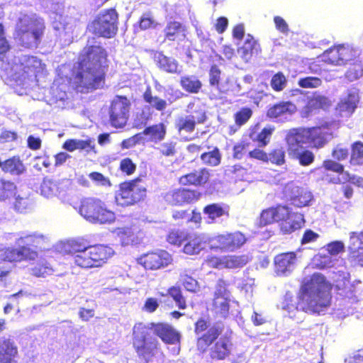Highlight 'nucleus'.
I'll return each mask as SVG.
<instances>
[{
  "mask_svg": "<svg viewBox=\"0 0 363 363\" xmlns=\"http://www.w3.org/2000/svg\"><path fill=\"white\" fill-rule=\"evenodd\" d=\"M270 85L274 91H281L287 85V79L283 72H278L272 77Z\"/></svg>",
  "mask_w": 363,
  "mask_h": 363,
  "instance_id": "obj_51",
  "label": "nucleus"
},
{
  "mask_svg": "<svg viewBox=\"0 0 363 363\" xmlns=\"http://www.w3.org/2000/svg\"><path fill=\"white\" fill-rule=\"evenodd\" d=\"M347 69L345 76L350 81H354L363 76V62L360 59V56L357 60L352 61Z\"/></svg>",
  "mask_w": 363,
  "mask_h": 363,
  "instance_id": "obj_43",
  "label": "nucleus"
},
{
  "mask_svg": "<svg viewBox=\"0 0 363 363\" xmlns=\"http://www.w3.org/2000/svg\"><path fill=\"white\" fill-rule=\"evenodd\" d=\"M179 84L182 89L189 94H198L202 88L201 81L195 75L181 77Z\"/></svg>",
  "mask_w": 363,
  "mask_h": 363,
  "instance_id": "obj_39",
  "label": "nucleus"
},
{
  "mask_svg": "<svg viewBox=\"0 0 363 363\" xmlns=\"http://www.w3.org/2000/svg\"><path fill=\"white\" fill-rule=\"evenodd\" d=\"M141 133L147 135L149 141L157 143L164 139L167 128L164 123L161 122L146 127Z\"/></svg>",
  "mask_w": 363,
  "mask_h": 363,
  "instance_id": "obj_38",
  "label": "nucleus"
},
{
  "mask_svg": "<svg viewBox=\"0 0 363 363\" xmlns=\"http://www.w3.org/2000/svg\"><path fill=\"white\" fill-rule=\"evenodd\" d=\"M24 238L26 240L24 242L25 244L35 248L40 247L45 240L43 235H38L35 234L26 235Z\"/></svg>",
  "mask_w": 363,
  "mask_h": 363,
  "instance_id": "obj_63",
  "label": "nucleus"
},
{
  "mask_svg": "<svg viewBox=\"0 0 363 363\" xmlns=\"http://www.w3.org/2000/svg\"><path fill=\"white\" fill-rule=\"evenodd\" d=\"M114 233L122 242L128 241L134 236L135 234L132 227L130 226L116 228L114 230Z\"/></svg>",
  "mask_w": 363,
  "mask_h": 363,
  "instance_id": "obj_60",
  "label": "nucleus"
},
{
  "mask_svg": "<svg viewBox=\"0 0 363 363\" xmlns=\"http://www.w3.org/2000/svg\"><path fill=\"white\" fill-rule=\"evenodd\" d=\"M108 68V52L101 43L86 45L79 53L69 82L80 93L102 89L106 82Z\"/></svg>",
  "mask_w": 363,
  "mask_h": 363,
  "instance_id": "obj_1",
  "label": "nucleus"
},
{
  "mask_svg": "<svg viewBox=\"0 0 363 363\" xmlns=\"http://www.w3.org/2000/svg\"><path fill=\"white\" fill-rule=\"evenodd\" d=\"M45 26L40 19L23 16L19 18L15 28L14 39L26 48H36L44 35Z\"/></svg>",
  "mask_w": 363,
  "mask_h": 363,
  "instance_id": "obj_6",
  "label": "nucleus"
},
{
  "mask_svg": "<svg viewBox=\"0 0 363 363\" xmlns=\"http://www.w3.org/2000/svg\"><path fill=\"white\" fill-rule=\"evenodd\" d=\"M287 134L316 150L325 147L333 138V132L328 124L311 128H295L290 129Z\"/></svg>",
  "mask_w": 363,
  "mask_h": 363,
  "instance_id": "obj_7",
  "label": "nucleus"
},
{
  "mask_svg": "<svg viewBox=\"0 0 363 363\" xmlns=\"http://www.w3.org/2000/svg\"><path fill=\"white\" fill-rule=\"evenodd\" d=\"M67 253L73 256V259L76 265L79 266L77 257H84L89 245L86 242L81 239L71 240L67 243Z\"/></svg>",
  "mask_w": 363,
  "mask_h": 363,
  "instance_id": "obj_40",
  "label": "nucleus"
},
{
  "mask_svg": "<svg viewBox=\"0 0 363 363\" xmlns=\"http://www.w3.org/2000/svg\"><path fill=\"white\" fill-rule=\"evenodd\" d=\"M40 66V60L36 57L24 56L11 75V79L16 83V85H22L27 79L36 74Z\"/></svg>",
  "mask_w": 363,
  "mask_h": 363,
  "instance_id": "obj_19",
  "label": "nucleus"
},
{
  "mask_svg": "<svg viewBox=\"0 0 363 363\" xmlns=\"http://www.w3.org/2000/svg\"><path fill=\"white\" fill-rule=\"evenodd\" d=\"M56 189L55 183L50 179L44 178L40 185L42 195L48 198L55 194Z\"/></svg>",
  "mask_w": 363,
  "mask_h": 363,
  "instance_id": "obj_56",
  "label": "nucleus"
},
{
  "mask_svg": "<svg viewBox=\"0 0 363 363\" xmlns=\"http://www.w3.org/2000/svg\"><path fill=\"white\" fill-rule=\"evenodd\" d=\"M268 162L281 166L283 165L285 162V150L283 147H277L272 149L268 153Z\"/></svg>",
  "mask_w": 363,
  "mask_h": 363,
  "instance_id": "obj_49",
  "label": "nucleus"
},
{
  "mask_svg": "<svg viewBox=\"0 0 363 363\" xmlns=\"http://www.w3.org/2000/svg\"><path fill=\"white\" fill-rule=\"evenodd\" d=\"M262 51L258 41L250 34H247L243 44L238 48L241 57L249 61L253 56L258 55Z\"/></svg>",
  "mask_w": 363,
  "mask_h": 363,
  "instance_id": "obj_30",
  "label": "nucleus"
},
{
  "mask_svg": "<svg viewBox=\"0 0 363 363\" xmlns=\"http://www.w3.org/2000/svg\"><path fill=\"white\" fill-rule=\"evenodd\" d=\"M137 261L145 269L156 271L164 269L172 264L173 258L172 255L167 251L164 250H157L140 255Z\"/></svg>",
  "mask_w": 363,
  "mask_h": 363,
  "instance_id": "obj_15",
  "label": "nucleus"
},
{
  "mask_svg": "<svg viewBox=\"0 0 363 363\" xmlns=\"http://www.w3.org/2000/svg\"><path fill=\"white\" fill-rule=\"evenodd\" d=\"M163 43L182 41L186 38V28L179 21L167 22L163 30Z\"/></svg>",
  "mask_w": 363,
  "mask_h": 363,
  "instance_id": "obj_24",
  "label": "nucleus"
},
{
  "mask_svg": "<svg viewBox=\"0 0 363 363\" xmlns=\"http://www.w3.org/2000/svg\"><path fill=\"white\" fill-rule=\"evenodd\" d=\"M325 55H326V50L310 63L309 69L311 72L320 73L325 70L324 65L328 64V61L324 57Z\"/></svg>",
  "mask_w": 363,
  "mask_h": 363,
  "instance_id": "obj_54",
  "label": "nucleus"
},
{
  "mask_svg": "<svg viewBox=\"0 0 363 363\" xmlns=\"http://www.w3.org/2000/svg\"><path fill=\"white\" fill-rule=\"evenodd\" d=\"M91 33L104 38H112L118 33V13L113 8L101 11L91 23Z\"/></svg>",
  "mask_w": 363,
  "mask_h": 363,
  "instance_id": "obj_9",
  "label": "nucleus"
},
{
  "mask_svg": "<svg viewBox=\"0 0 363 363\" xmlns=\"http://www.w3.org/2000/svg\"><path fill=\"white\" fill-rule=\"evenodd\" d=\"M268 153L259 147L248 152V157L250 158L257 160L264 163H268Z\"/></svg>",
  "mask_w": 363,
  "mask_h": 363,
  "instance_id": "obj_62",
  "label": "nucleus"
},
{
  "mask_svg": "<svg viewBox=\"0 0 363 363\" xmlns=\"http://www.w3.org/2000/svg\"><path fill=\"white\" fill-rule=\"evenodd\" d=\"M323 167L327 171H331L339 174L340 177L336 178L335 180L331 181L334 184L359 186V184L362 182V178L345 170V167L342 164L333 160H325L323 162Z\"/></svg>",
  "mask_w": 363,
  "mask_h": 363,
  "instance_id": "obj_20",
  "label": "nucleus"
},
{
  "mask_svg": "<svg viewBox=\"0 0 363 363\" xmlns=\"http://www.w3.org/2000/svg\"><path fill=\"white\" fill-rule=\"evenodd\" d=\"M167 294L174 300L179 309H186V301L182 294V289L178 286H172L167 289Z\"/></svg>",
  "mask_w": 363,
  "mask_h": 363,
  "instance_id": "obj_46",
  "label": "nucleus"
},
{
  "mask_svg": "<svg viewBox=\"0 0 363 363\" xmlns=\"http://www.w3.org/2000/svg\"><path fill=\"white\" fill-rule=\"evenodd\" d=\"M79 213L86 220L94 224H111L116 221L115 213L108 209L101 200L85 198L81 201Z\"/></svg>",
  "mask_w": 363,
  "mask_h": 363,
  "instance_id": "obj_8",
  "label": "nucleus"
},
{
  "mask_svg": "<svg viewBox=\"0 0 363 363\" xmlns=\"http://www.w3.org/2000/svg\"><path fill=\"white\" fill-rule=\"evenodd\" d=\"M351 153L349 162L352 166H361L363 164V142L355 141L352 143Z\"/></svg>",
  "mask_w": 363,
  "mask_h": 363,
  "instance_id": "obj_42",
  "label": "nucleus"
},
{
  "mask_svg": "<svg viewBox=\"0 0 363 363\" xmlns=\"http://www.w3.org/2000/svg\"><path fill=\"white\" fill-rule=\"evenodd\" d=\"M120 170L126 175L133 174L136 170V164L129 157L123 158L120 162Z\"/></svg>",
  "mask_w": 363,
  "mask_h": 363,
  "instance_id": "obj_59",
  "label": "nucleus"
},
{
  "mask_svg": "<svg viewBox=\"0 0 363 363\" xmlns=\"http://www.w3.org/2000/svg\"><path fill=\"white\" fill-rule=\"evenodd\" d=\"M253 111L250 107H242L234 113L233 118L237 126L241 127L252 116Z\"/></svg>",
  "mask_w": 363,
  "mask_h": 363,
  "instance_id": "obj_47",
  "label": "nucleus"
},
{
  "mask_svg": "<svg viewBox=\"0 0 363 363\" xmlns=\"http://www.w3.org/2000/svg\"><path fill=\"white\" fill-rule=\"evenodd\" d=\"M260 223L264 225L281 223V231L284 234H290L301 228L305 223V219L303 213L292 211L287 205L277 204L262 211Z\"/></svg>",
  "mask_w": 363,
  "mask_h": 363,
  "instance_id": "obj_5",
  "label": "nucleus"
},
{
  "mask_svg": "<svg viewBox=\"0 0 363 363\" xmlns=\"http://www.w3.org/2000/svg\"><path fill=\"white\" fill-rule=\"evenodd\" d=\"M130 101L125 96L117 95L111 101L108 114L110 124L116 128H123L128 120Z\"/></svg>",
  "mask_w": 363,
  "mask_h": 363,
  "instance_id": "obj_13",
  "label": "nucleus"
},
{
  "mask_svg": "<svg viewBox=\"0 0 363 363\" xmlns=\"http://www.w3.org/2000/svg\"><path fill=\"white\" fill-rule=\"evenodd\" d=\"M221 73V70L217 65H211L208 71V82L211 87L216 88L220 93L225 94L226 91L222 90L220 87Z\"/></svg>",
  "mask_w": 363,
  "mask_h": 363,
  "instance_id": "obj_45",
  "label": "nucleus"
},
{
  "mask_svg": "<svg viewBox=\"0 0 363 363\" xmlns=\"http://www.w3.org/2000/svg\"><path fill=\"white\" fill-rule=\"evenodd\" d=\"M286 140L289 157L297 161L300 166L308 167L315 162V154L311 150L304 147L303 143L289 134L286 135Z\"/></svg>",
  "mask_w": 363,
  "mask_h": 363,
  "instance_id": "obj_16",
  "label": "nucleus"
},
{
  "mask_svg": "<svg viewBox=\"0 0 363 363\" xmlns=\"http://www.w3.org/2000/svg\"><path fill=\"white\" fill-rule=\"evenodd\" d=\"M324 277L313 274L310 279L303 281L298 294L296 308L308 313H319L330 303V295L321 282Z\"/></svg>",
  "mask_w": 363,
  "mask_h": 363,
  "instance_id": "obj_4",
  "label": "nucleus"
},
{
  "mask_svg": "<svg viewBox=\"0 0 363 363\" xmlns=\"http://www.w3.org/2000/svg\"><path fill=\"white\" fill-rule=\"evenodd\" d=\"M210 170L206 167L194 169L179 177L178 182L183 186H204L210 179Z\"/></svg>",
  "mask_w": 363,
  "mask_h": 363,
  "instance_id": "obj_22",
  "label": "nucleus"
},
{
  "mask_svg": "<svg viewBox=\"0 0 363 363\" xmlns=\"http://www.w3.org/2000/svg\"><path fill=\"white\" fill-rule=\"evenodd\" d=\"M188 234L183 230H172L168 233L167 241L171 245L181 246L182 242L188 238Z\"/></svg>",
  "mask_w": 363,
  "mask_h": 363,
  "instance_id": "obj_52",
  "label": "nucleus"
},
{
  "mask_svg": "<svg viewBox=\"0 0 363 363\" xmlns=\"http://www.w3.org/2000/svg\"><path fill=\"white\" fill-rule=\"evenodd\" d=\"M274 130V127L267 125L259 130V124L257 123L250 127L249 137L257 143L259 147H264L269 143Z\"/></svg>",
  "mask_w": 363,
  "mask_h": 363,
  "instance_id": "obj_28",
  "label": "nucleus"
},
{
  "mask_svg": "<svg viewBox=\"0 0 363 363\" xmlns=\"http://www.w3.org/2000/svg\"><path fill=\"white\" fill-rule=\"evenodd\" d=\"M209 321L199 318L194 323L196 350L200 354H207L211 363H218L228 359L233 350V342L230 336H221L223 327L213 325L209 327Z\"/></svg>",
  "mask_w": 363,
  "mask_h": 363,
  "instance_id": "obj_3",
  "label": "nucleus"
},
{
  "mask_svg": "<svg viewBox=\"0 0 363 363\" xmlns=\"http://www.w3.org/2000/svg\"><path fill=\"white\" fill-rule=\"evenodd\" d=\"M150 332L164 344L177 345L181 342L180 333L168 323H135L132 328V345L138 357L145 363L152 361L160 345L155 337L150 336Z\"/></svg>",
  "mask_w": 363,
  "mask_h": 363,
  "instance_id": "obj_2",
  "label": "nucleus"
},
{
  "mask_svg": "<svg viewBox=\"0 0 363 363\" xmlns=\"http://www.w3.org/2000/svg\"><path fill=\"white\" fill-rule=\"evenodd\" d=\"M155 61L157 67L162 71L169 74H179L178 62L162 52H157L155 55Z\"/></svg>",
  "mask_w": 363,
  "mask_h": 363,
  "instance_id": "obj_36",
  "label": "nucleus"
},
{
  "mask_svg": "<svg viewBox=\"0 0 363 363\" xmlns=\"http://www.w3.org/2000/svg\"><path fill=\"white\" fill-rule=\"evenodd\" d=\"M227 292L224 288L223 290L217 289L214 294L212 310L217 317L226 318L229 315L230 300L225 296Z\"/></svg>",
  "mask_w": 363,
  "mask_h": 363,
  "instance_id": "obj_27",
  "label": "nucleus"
},
{
  "mask_svg": "<svg viewBox=\"0 0 363 363\" xmlns=\"http://www.w3.org/2000/svg\"><path fill=\"white\" fill-rule=\"evenodd\" d=\"M1 170L4 174L20 176L26 171V168L20 156L14 155L2 162Z\"/></svg>",
  "mask_w": 363,
  "mask_h": 363,
  "instance_id": "obj_33",
  "label": "nucleus"
},
{
  "mask_svg": "<svg viewBox=\"0 0 363 363\" xmlns=\"http://www.w3.org/2000/svg\"><path fill=\"white\" fill-rule=\"evenodd\" d=\"M250 259L247 255H225L221 257H211L208 261L216 268L240 269L245 267Z\"/></svg>",
  "mask_w": 363,
  "mask_h": 363,
  "instance_id": "obj_21",
  "label": "nucleus"
},
{
  "mask_svg": "<svg viewBox=\"0 0 363 363\" xmlns=\"http://www.w3.org/2000/svg\"><path fill=\"white\" fill-rule=\"evenodd\" d=\"M18 354V347L10 338L2 337L0 340V363H12Z\"/></svg>",
  "mask_w": 363,
  "mask_h": 363,
  "instance_id": "obj_34",
  "label": "nucleus"
},
{
  "mask_svg": "<svg viewBox=\"0 0 363 363\" xmlns=\"http://www.w3.org/2000/svg\"><path fill=\"white\" fill-rule=\"evenodd\" d=\"M143 143L144 138L141 133H138L128 138L123 140L121 142V147L123 149H129Z\"/></svg>",
  "mask_w": 363,
  "mask_h": 363,
  "instance_id": "obj_58",
  "label": "nucleus"
},
{
  "mask_svg": "<svg viewBox=\"0 0 363 363\" xmlns=\"http://www.w3.org/2000/svg\"><path fill=\"white\" fill-rule=\"evenodd\" d=\"M16 189L15 184L4 179H0V200H5L11 196Z\"/></svg>",
  "mask_w": 363,
  "mask_h": 363,
  "instance_id": "obj_50",
  "label": "nucleus"
},
{
  "mask_svg": "<svg viewBox=\"0 0 363 363\" xmlns=\"http://www.w3.org/2000/svg\"><path fill=\"white\" fill-rule=\"evenodd\" d=\"M298 84L300 87L304 89L317 88L321 86L322 80L316 77H306L300 78Z\"/></svg>",
  "mask_w": 363,
  "mask_h": 363,
  "instance_id": "obj_53",
  "label": "nucleus"
},
{
  "mask_svg": "<svg viewBox=\"0 0 363 363\" xmlns=\"http://www.w3.org/2000/svg\"><path fill=\"white\" fill-rule=\"evenodd\" d=\"M331 106L332 102L328 97L315 93L308 99L303 108L306 116H308L316 111H328Z\"/></svg>",
  "mask_w": 363,
  "mask_h": 363,
  "instance_id": "obj_29",
  "label": "nucleus"
},
{
  "mask_svg": "<svg viewBox=\"0 0 363 363\" xmlns=\"http://www.w3.org/2000/svg\"><path fill=\"white\" fill-rule=\"evenodd\" d=\"M52 269L47 264L38 263L31 269V274L36 277H45L52 272Z\"/></svg>",
  "mask_w": 363,
  "mask_h": 363,
  "instance_id": "obj_61",
  "label": "nucleus"
},
{
  "mask_svg": "<svg viewBox=\"0 0 363 363\" xmlns=\"http://www.w3.org/2000/svg\"><path fill=\"white\" fill-rule=\"evenodd\" d=\"M283 196L290 204L297 208L310 206L313 199V196L310 191L296 186L293 182L288 183L284 186Z\"/></svg>",
  "mask_w": 363,
  "mask_h": 363,
  "instance_id": "obj_18",
  "label": "nucleus"
},
{
  "mask_svg": "<svg viewBox=\"0 0 363 363\" xmlns=\"http://www.w3.org/2000/svg\"><path fill=\"white\" fill-rule=\"evenodd\" d=\"M201 196V192L197 189L179 187L167 192L164 199L170 206H182L196 203Z\"/></svg>",
  "mask_w": 363,
  "mask_h": 363,
  "instance_id": "obj_17",
  "label": "nucleus"
},
{
  "mask_svg": "<svg viewBox=\"0 0 363 363\" xmlns=\"http://www.w3.org/2000/svg\"><path fill=\"white\" fill-rule=\"evenodd\" d=\"M211 240L215 245L211 247L212 249L223 252H235L247 242V238L243 233L235 230L218 234L211 238Z\"/></svg>",
  "mask_w": 363,
  "mask_h": 363,
  "instance_id": "obj_14",
  "label": "nucleus"
},
{
  "mask_svg": "<svg viewBox=\"0 0 363 363\" xmlns=\"http://www.w3.org/2000/svg\"><path fill=\"white\" fill-rule=\"evenodd\" d=\"M144 101L158 111H164L167 107V101L158 96H153L152 89L148 86L143 94Z\"/></svg>",
  "mask_w": 363,
  "mask_h": 363,
  "instance_id": "obj_41",
  "label": "nucleus"
},
{
  "mask_svg": "<svg viewBox=\"0 0 363 363\" xmlns=\"http://www.w3.org/2000/svg\"><path fill=\"white\" fill-rule=\"evenodd\" d=\"M113 249L106 245H89L84 256L77 257L78 267L83 269L101 267L113 255Z\"/></svg>",
  "mask_w": 363,
  "mask_h": 363,
  "instance_id": "obj_11",
  "label": "nucleus"
},
{
  "mask_svg": "<svg viewBox=\"0 0 363 363\" xmlns=\"http://www.w3.org/2000/svg\"><path fill=\"white\" fill-rule=\"evenodd\" d=\"M357 101L358 100L355 94H348L346 97L339 101L335 107V111L341 116H350L356 109Z\"/></svg>",
  "mask_w": 363,
  "mask_h": 363,
  "instance_id": "obj_37",
  "label": "nucleus"
},
{
  "mask_svg": "<svg viewBox=\"0 0 363 363\" xmlns=\"http://www.w3.org/2000/svg\"><path fill=\"white\" fill-rule=\"evenodd\" d=\"M203 212L207 216L208 218L211 220V223L215 222L218 218L222 217L228 218L230 216L229 206L226 204L219 203H213L206 205L203 208Z\"/></svg>",
  "mask_w": 363,
  "mask_h": 363,
  "instance_id": "obj_35",
  "label": "nucleus"
},
{
  "mask_svg": "<svg viewBox=\"0 0 363 363\" xmlns=\"http://www.w3.org/2000/svg\"><path fill=\"white\" fill-rule=\"evenodd\" d=\"M159 301L155 297H148L144 302L143 311L152 313L159 308Z\"/></svg>",
  "mask_w": 363,
  "mask_h": 363,
  "instance_id": "obj_64",
  "label": "nucleus"
},
{
  "mask_svg": "<svg viewBox=\"0 0 363 363\" xmlns=\"http://www.w3.org/2000/svg\"><path fill=\"white\" fill-rule=\"evenodd\" d=\"M185 241L182 250L189 255H198L205 249L208 243L212 242L211 238L208 239L203 234H188Z\"/></svg>",
  "mask_w": 363,
  "mask_h": 363,
  "instance_id": "obj_26",
  "label": "nucleus"
},
{
  "mask_svg": "<svg viewBox=\"0 0 363 363\" xmlns=\"http://www.w3.org/2000/svg\"><path fill=\"white\" fill-rule=\"evenodd\" d=\"M295 108V106L291 101H279L267 109V116L272 119L286 117L294 113Z\"/></svg>",
  "mask_w": 363,
  "mask_h": 363,
  "instance_id": "obj_32",
  "label": "nucleus"
},
{
  "mask_svg": "<svg viewBox=\"0 0 363 363\" xmlns=\"http://www.w3.org/2000/svg\"><path fill=\"white\" fill-rule=\"evenodd\" d=\"M349 155L348 148L340 143L335 146L331 152V155L334 161L337 162L347 160Z\"/></svg>",
  "mask_w": 363,
  "mask_h": 363,
  "instance_id": "obj_55",
  "label": "nucleus"
},
{
  "mask_svg": "<svg viewBox=\"0 0 363 363\" xmlns=\"http://www.w3.org/2000/svg\"><path fill=\"white\" fill-rule=\"evenodd\" d=\"M38 253L26 246L19 248L6 247L2 250L1 259L7 262H18L26 259H35Z\"/></svg>",
  "mask_w": 363,
  "mask_h": 363,
  "instance_id": "obj_23",
  "label": "nucleus"
},
{
  "mask_svg": "<svg viewBox=\"0 0 363 363\" xmlns=\"http://www.w3.org/2000/svg\"><path fill=\"white\" fill-rule=\"evenodd\" d=\"M201 160L206 165L216 167L220 164L221 162V154L219 149L215 147L211 151L202 153Z\"/></svg>",
  "mask_w": 363,
  "mask_h": 363,
  "instance_id": "obj_44",
  "label": "nucleus"
},
{
  "mask_svg": "<svg viewBox=\"0 0 363 363\" xmlns=\"http://www.w3.org/2000/svg\"><path fill=\"white\" fill-rule=\"evenodd\" d=\"M250 143L247 140H241L233 146V157L237 160H241L244 154L249 150Z\"/></svg>",
  "mask_w": 363,
  "mask_h": 363,
  "instance_id": "obj_57",
  "label": "nucleus"
},
{
  "mask_svg": "<svg viewBox=\"0 0 363 363\" xmlns=\"http://www.w3.org/2000/svg\"><path fill=\"white\" fill-rule=\"evenodd\" d=\"M206 118L204 111H201L196 119L191 115L180 117L177 121L176 128L179 132L184 130L186 133H192L195 130L196 123H203Z\"/></svg>",
  "mask_w": 363,
  "mask_h": 363,
  "instance_id": "obj_31",
  "label": "nucleus"
},
{
  "mask_svg": "<svg viewBox=\"0 0 363 363\" xmlns=\"http://www.w3.org/2000/svg\"><path fill=\"white\" fill-rule=\"evenodd\" d=\"M179 280L186 291L191 293H196L199 291V284L198 281L187 273L181 274Z\"/></svg>",
  "mask_w": 363,
  "mask_h": 363,
  "instance_id": "obj_48",
  "label": "nucleus"
},
{
  "mask_svg": "<svg viewBox=\"0 0 363 363\" xmlns=\"http://www.w3.org/2000/svg\"><path fill=\"white\" fill-rule=\"evenodd\" d=\"M146 191L140 179L125 181L119 184L116 200L122 206H133L145 199Z\"/></svg>",
  "mask_w": 363,
  "mask_h": 363,
  "instance_id": "obj_10",
  "label": "nucleus"
},
{
  "mask_svg": "<svg viewBox=\"0 0 363 363\" xmlns=\"http://www.w3.org/2000/svg\"><path fill=\"white\" fill-rule=\"evenodd\" d=\"M360 56V51L348 44L335 45L326 50L328 65L345 66Z\"/></svg>",
  "mask_w": 363,
  "mask_h": 363,
  "instance_id": "obj_12",
  "label": "nucleus"
},
{
  "mask_svg": "<svg viewBox=\"0 0 363 363\" xmlns=\"http://www.w3.org/2000/svg\"><path fill=\"white\" fill-rule=\"evenodd\" d=\"M296 260L294 252H282L275 256L274 271L278 276L286 275L292 271Z\"/></svg>",
  "mask_w": 363,
  "mask_h": 363,
  "instance_id": "obj_25",
  "label": "nucleus"
}]
</instances>
